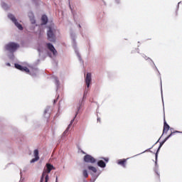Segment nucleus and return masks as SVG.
<instances>
[{
	"instance_id": "obj_13",
	"label": "nucleus",
	"mask_w": 182,
	"mask_h": 182,
	"mask_svg": "<svg viewBox=\"0 0 182 182\" xmlns=\"http://www.w3.org/2000/svg\"><path fill=\"white\" fill-rule=\"evenodd\" d=\"M168 130H170V125H168L167 122H166V119H164L163 134H164V133H167Z\"/></svg>"
},
{
	"instance_id": "obj_12",
	"label": "nucleus",
	"mask_w": 182,
	"mask_h": 182,
	"mask_svg": "<svg viewBox=\"0 0 182 182\" xmlns=\"http://www.w3.org/2000/svg\"><path fill=\"white\" fill-rule=\"evenodd\" d=\"M43 116L45 117V119H49L50 116V107H47L46 108V109L44 110V114Z\"/></svg>"
},
{
	"instance_id": "obj_25",
	"label": "nucleus",
	"mask_w": 182,
	"mask_h": 182,
	"mask_svg": "<svg viewBox=\"0 0 182 182\" xmlns=\"http://www.w3.org/2000/svg\"><path fill=\"white\" fill-rule=\"evenodd\" d=\"M175 133H182V132L175 131V132H171V133L168 136V139H170V137H171V136H173Z\"/></svg>"
},
{
	"instance_id": "obj_3",
	"label": "nucleus",
	"mask_w": 182,
	"mask_h": 182,
	"mask_svg": "<svg viewBox=\"0 0 182 182\" xmlns=\"http://www.w3.org/2000/svg\"><path fill=\"white\" fill-rule=\"evenodd\" d=\"M52 170H55V166H53V165L50 164H46V168L43 172L40 182H43L44 178H45V182L49 181V175L48 174H49V173H50ZM46 173L48 174H46Z\"/></svg>"
},
{
	"instance_id": "obj_19",
	"label": "nucleus",
	"mask_w": 182,
	"mask_h": 182,
	"mask_svg": "<svg viewBox=\"0 0 182 182\" xmlns=\"http://www.w3.org/2000/svg\"><path fill=\"white\" fill-rule=\"evenodd\" d=\"M87 168H88V170H90L93 173H97V169L96 168V167H94V166H89L87 167Z\"/></svg>"
},
{
	"instance_id": "obj_39",
	"label": "nucleus",
	"mask_w": 182,
	"mask_h": 182,
	"mask_svg": "<svg viewBox=\"0 0 182 182\" xmlns=\"http://www.w3.org/2000/svg\"><path fill=\"white\" fill-rule=\"evenodd\" d=\"M97 122H100V118H97Z\"/></svg>"
},
{
	"instance_id": "obj_21",
	"label": "nucleus",
	"mask_w": 182,
	"mask_h": 182,
	"mask_svg": "<svg viewBox=\"0 0 182 182\" xmlns=\"http://www.w3.org/2000/svg\"><path fill=\"white\" fill-rule=\"evenodd\" d=\"M69 134V132H68V130H65L63 133L61 134V139H63Z\"/></svg>"
},
{
	"instance_id": "obj_5",
	"label": "nucleus",
	"mask_w": 182,
	"mask_h": 182,
	"mask_svg": "<svg viewBox=\"0 0 182 182\" xmlns=\"http://www.w3.org/2000/svg\"><path fill=\"white\" fill-rule=\"evenodd\" d=\"M70 38L73 41V46L75 49V52L80 60V62H82V57H80V54L79 53V50L77 48H76V33H75L73 31L70 32Z\"/></svg>"
},
{
	"instance_id": "obj_10",
	"label": "nucleus",
	"mask_w": 182,
	"mask_h": 182,
	"mask_svg": "<svg viewBox=\"0 0 182 182\" xmlns=\"http://www.w3.org/2000/svg\"><path fill=\"white\" fill-rule=\"evenodd\" d=\"M14 66L16 69H18V70H21V72H25V73H29V68L26 67H23L18 63H15Z\"/></svg>"
},
{
	"instance_id": "obj_27",
	"label": "nucleus",
	"mask_w": 182,
	"mask_h": 182,
	"mask_svg": "<svg viewBox=\"0 0 182 182\" xmlns=\"http://www.w3.org/2000/svg\"><path fill=\"white\" fill-rule=\"evenodd\" d=\"M71 126H72V125H70V124L68 126V127L66 128L65 130H67L68 132H69V130H70Z\"/></svg>"
},
{
	"instance_id": "obj_1",
	"label": "nucleus",
	"mask_w": 182,
	"mask_h": 182,
	"mask_svg": "<svg viewBox=\"0 0 182 182\" xmlns=\"http://www.w3.org/2000/svg\"><path fill=\"white\" fill-rule=\"evenodd\" d=\"M85 82L86 84V87L85 89L84 95L82 100H80L78 105L77 106V111L75 112V115L74 118L70 121V124H73V122H75V119L77 117V114H79V112L82 107H83V99L86 97V95H87V90H89V87H90V83H92V73H87L85 78Z\"/></svg>"
},
{
	"instance_id": "obj_36",
	"label": "nucleus",
	"mask_w": 182,
	"mask_h": 182,
	"mask_svg": "<svg viewBox=\"0 0 182 182\" xmlns=\"http://www.w3.org/2000/svg\"><path fill=\"white\" fill-rule=\"evenodd\" d=\"M55 182H58V176L55 178Z\"/></svg>"
},
{
	"instance_id": "obj_29",
	"label": "nucleus",
	"mask_w": 182,
	"mask_h": 182,
	"mask_svg": "<svg viewBox=\"0 0 182 182\" xmlns=\"http://www.w3.org/2000/svg\"><path fill=\"white\" fill-rule=\"evenodd\" d=\"M166 140H168V136L164 139V143H166Z\"/></svg>"
},
{
	"instance_id": "obj_24",
	"label": "nucleus",
	"mask_w": 182,
	"mask_h": 182,
	"mask_svg": "<svg viewBox=\"0 0 182 182\" xmlns=\"http://www.w3.org/2000/svg\"><path fill=\"white\" fill-rule=\"evenodd\" d=\"M29 17H30V21H31V22L33 25H34V23H36V21L35 20V17H33V16L31 17V16H29Z\"/></svg>"
},
{
	"instance_id": "obj_47",
	"label": "nucleus",
	"mask_w": 182,
	"mask_h": 182,
	"mask_svg": "<svg viewBox=\"0 0 182 182\" xmlns=\"http://www.w3.org/2000/svg\"><path fill=\"white\" fill-rule=\"evenodd\" d=\"M31 15H33V14H32V13H31Z\"/></svg>"
},
{
	"instance_id": "obj_40",
	"label": "nucleus",
	"mask_w": 182,
	"mask_h": 182,
	"mask_svg": "<svg viewBox=\"0 0 182 182\" xmlns=\"http://www.w3.org/2000/svg\"><path fill=\"white\" fill-rule=\"evenodd\" d=\"M38 52H39V53H41V50L40 49H38Z\"/></svg>"
},
{
	"instance_id": "obj_41",
	"label": "nucleus",
	"mask_w": 182,
	"mask_h": 182,
	"mask_svg": "<svg viewBox=\"0 0 182 182\" xmlns=\"http://www.w3.org/2000/svg\"><path fill=\"white\" fill-rule=\"evenodd\" d=\"M143 153H146V151H144V152L141 153V154H143Z\"/></svg>"
},
{
	"instance_id": "obj_46",
	"label": "nucleus",
	"mask_w": 182,
	"mask_h": 182,
	"mask_svg": "<svg viewBox=\"0 0 182 182\" xmlns=\"http://www.w3.org/2000/svg\"><path fill=\"white\" fill-rule=\"evenodd\" d=\"M96 178H97V177H95V180H96Z\"/></svg>"
},
{
	"instance_id": "obj_23",
	"label": "nucleus",
	"mask_w": 182,
	"mask_h": 182,
	"mask_svg": "<svg viewBox=\"0 0 182 182\" xmlns=\"http://www.w3.org/2000/svg\"><path fill=\"white\" fill-rule=\"evenodd\" d=\"M9 58L10 60H15V55H14V53H10Z\"/></svg>"
},
{
	"instance_id": "obj_20",
	"label": "nucleus",
	"mask_w": 182,
	"mask_h": 182,
	"mask_svg": "<svg viewBox=\"0 0 182 182\" xmlns=\"http://www.w3.org/2000/svg\"><path fill=\"white\" fill-rule=\"evenodd\" d=\"M82 176L85 177V178H87L89 177V173H87V170L84 169L82 171Z\"/></svg>"
},
{
	"instance_id": "obj_14",
	"label": "nucleus",
	"mask_w": 182,
	"mask_h": 182,
	"mask_svg": "<svg viewBox=\"0 0 182 182\" xmlns=\"http://www.w3.org/2000/svg\"><path fill=\"white\" fill-rule=\"evenodd\" d=\"M126 161H127L126 159H119L117 161V164L122 166V167H126Z\"/></svg>"
},
{
	"instance_id": "obj_26",
	"label": "nucleus",
	"mask_w": 182,
	"mask_h": 182,
	"mask_svg": "<svg viewBox=\"0 0 182 182\" xmlns=\"http://www.w3.org/2000/svg\"><path fill=\"white\" fill-rule=\"evenodd\" d=\"M102 160H105V161H106V163L109 162V158H101Z\"/></svg>"
},
{
	"instance_id": "obj_28",
	"label": "nucleus",
	"mask_w": 182,
	"mask_h": 182,
	"mask_svg": "<svg viewBox=\"0 0 182 182\" xmlns=\"http://www.w3.org/2000/svg\"><path fill=\"white\" fill-rule=\"evenodd\" d=\"M164 141H162L161 142H160V145H159V146L160 147H162L163 146V144H164Z\"/></svg>"
},
{
	"instance_id": "obj_30",
	"label": "nucleus",
	"mask_w": 182,
	"mask_h": 182,
	"mask_svg": "<svg viewBox=\"0 0 182 182\" xmlns=\"http://www.w3.org/2000/svg\"><path fill=\"white\" fill-rule=\"evenodd\" d=\"M117 4H120V0H115Z\"/></svg>"
},
{
	"instance_id": "obj_2",
	"label": "nucleus",
	"mask_w": 182,
	"mask_h": 182,
	"mask_svg": "<svg viewBox=\"0 0 182 182\" xmlns=\"http://www.w3.org/2000/svg\"><path fill=\"white\" fill-rule=\"evenodd\" d=\"M47 36L48 39L50 42H55L56 41V32L58 31V28L55 24H51L48 27Z\"/></svg>"
},
{
	"instance_id": "obj_45",
	"label": "nucleus",
	"mask_w": 182,
	"mask_h": 182,
	"mask_svg": "<svg viewBox=\"0 0 182 182\" xmlns=\"http://www.w3.org/2000/svg\"><path fill=\"white\" fill-rule=\"evenodd\" d=\"M96 178H97V177H95V180H96Z\"/></svg>"
},
{
	"instance_id": "obj_31",
	"label": "nucleus",
	"mask_w": 182,
	"mask_h": 182,
	"mask_svg": "<svg viewBox=\"0 0 182 182\" xmlns=\"http://www.w3.org/2000/svg\"><path fill=\"white\" fill-rule=\"evenodd\" d=\"M180 4H182V1L178 2L177 8L179 7Z\"/></svg>"
},
{
	"instance_id": "obj_7",
	"label": "nucleus",
	"mask_w": 182,
	"mask_h": 182,
	"mask_svg": "<svg viewBox=\"0 0 182 182\" xmlns=\"http://www.w3.org/2000/svg\"><path fill=\"white\" fill-rule=\"evenodd\" d=\"M8 18H9V19H11V21L13 22V23H14V25L16 26V28H18V29H19V31L23 30V27H22V25L18 22V20L16 19V18L15 17V16L14 14H9L8 15Z\"/></svg>"
},
{
	"instance_id": "obj_8",
	"label": "nucleus",
	"mask_w": 182,
	"mask_h": 182,
	"mask_svg": "<svg viewBox=\"0 0 182 182\" xmlns=\"http://www.w3.org/2000/svg\"><path fill=\"white\" fill-rule=\"evenodd\" d=\"M161 149V146H159L155 154L156 161H155L154 171L156 174H157L158 177H160V173H159V164H157V157L159 156V151H160Z\"/></svg>"
},
{
	"instance_id": "obj_38",
	"label": "nucleus",
	"mask_w": 182,
	"mask_h": 182,
	"mask_svg": "<svg viewBox=\"0 0 182 182\" xmlns=\"http://www.w3.org/2000/svg\"><path fill=\"white\" fill-rule=\"evenodd\" d=\"M56 102H58L57 100H54V103H56Z\"/></svg>"
},
{
	"instance_id": "obj_33",
	"label": "nucleus",
	"mask_w": 182,
	"mask_h": 182,
	"mask_svg": "<svg viewBox=\"0 0 182 182\" xmlns=\"http://www.w3.org/2000/svg\"><path fill=\"white\" fill-rule=\"evenodd\" d=\"M155 69L157 70V72H158V73H159V75H160V72H159V69H157V67L155 66Z\"/></svg>"
},
{
	"instance_id": "obj_6",
	"label": "nucleus",
	"mask_w": 182,
	"mask_h": 182,
	"mask_svg": "<svg viewBox=\"0 0 182 182\" xmlns=\"http://www.w3.org/2000/svg\"><path fill=\"white\" fill-rule=\"evenodd\" d=\"M47 48L51 52L52 54L48 53L50 58H56L58 56V50L55 48V46L50 43L46 44Z\"/></svg>"
},
{
	"instance_id": "obj_17",
	"label": "nucleus",
	"mask_w": 182,
	"mask_h": 182,
	"mask_svg": "<svg viewBox=\"0 0 182 182\" xmlns=\"http://www.w3.org/2000/svg\"><path fill=\"white\" fill-rule=\"evenodd\" d=\"M55 79V85L56 86V90H59L60 89V82H59V80L56 77H54Z\"/></svg>"
},
{
	"instance_id": "obj_42",
	"label": "nucleus",
	"mask_w": 182,
	"mask_h": 182,
	"mask_svg": "<svg viewBox=\"0 0 182 182\" xmlns=\"http://www.w3.org/2000/svg\"><path fill=\"white\" fill-rule=\"evenodd\" d=\"M79 28H80V24L78 25Z\"/></svg>"
},
{
	"instance_id": "obj_18",
	"label": "nucleus",
	"mask_w": 182,
	"mask_h": 182,
	"mask_svg": "<svg viewBox=\"0 0 182 182\" xmlns=\"http://www.w3.org/2000/svg\"><path fill=\"white\" fill-rule=\"evenodd\" d=\"M1 7L3 8V9H4L5 11L9 9V6H8L6 4V3L5 2H1Z\"/></svg>"
},
{
	"instance_id": "obj_4",
	"label": "nucleus",
	"mask_w": 182,
	"mask_h": 182,
	"mask_svg": "<svg viewBox=\"0 0 182 182\" xmlns=\"http://www.w3.org/2000/svg\"><path fill=\"white\" fill-rule=\"evenodd\" d=\"M19 48V44L14 42H10L5 45L4 48L6 50L9 52V53H14V52H16Z\"/></svg>"
},
{
	"instance_id": "obj_34",
	"label": "nucleus",
	"mask_w": 182,
	"mask_h": 182,
	"mask_svg": "<svg viewBox=\"0 0 182 182\" xmlns=\"http://www.w3.org/2000/svg\"><path fill=\"white\" fill-rule=\"evenodd\" d=\"M23 173H25V171H26V168H24L23 169Z\"/></svg>"
},
{
	"instance_id": "obj_37",
	"label": "nucleus",
	"mask_w": 182,
	"mask_h": 182,
	"mask_svg": "<svg viewBox=\"0 0 182 182\" xmlns=\"http://www.w3.org/2000/svg\"><path fill=\"white\" fill-rule=\"evenodd\" d=\"M159 141H160V139L156 142V144H157V143H159Z\"/></svg>"
},
{
	"instance_id": "obj_32",
	"label": "nucleus",
	"mask_w": 182,
	"mask_h": 182,
	"mask_svg": "<svg viewBox=\"0 0 182 182\" xmlns=\"http://www.w3.org/2000/svg\"><path fill=\"white\" fill-rule=\"evenodd\" d=\"M6 65V66H11V63H7Z\"/></svg>"
},
{
	"instance_id": "obj_16",
	"label": "nucleus",
	"mask_w": 182,
	"mask_h": 182,
	"mask_svg": "<svg viewBox=\"0 0 182 182\" xmlns=\"http://www.w3.org/2000/svg\"><path fill=\"white\" fill-rule=\"evenodd\" d=\"M42 25H46L48 23V16L46 15H43L41 17Z\"/></svg>"
},
{
	"instance_id": "obj_11",
	"label": "nucleus",
	"mask_w": 182,
	"mask_h": 182,
	"mask_svg": "<svg viewBox=\"0 0 182 182\" xmlns=\"http://www.w3.org/2000/svg\"><path fill=\"white\" fill-rule=\"evenodd\" d=\"M34 154V159H31L30 163H36V161H38L39 160V151L38 149H35L33 151Z\"/></svg>"
},
{
	"instance_id": "obj_44",
	"label": "nucleus",
	"mask_w": 182,
	"mask_h": 182,
	"mask_svg": "<svg viewBox=\"0 0 182 182\" xmlns=\"http://www.w3.org/2000/svg\"><path fill=\"white\" fill-rule=\"evenodd\" d=\"M161 84H162V82H161Z\"/></svg>"
},
{
	"instance_id": "obj_22",
	"label": "nucleus",
	"mask_w": 182,
	"mask_h": 182,
	"mask_svg": "<svg viewBox=\"0 0 182 182\" xmlns=\"http://www.w3.org/2000/svg\"><path fill=\"white\" fill-rule=\"evenodd\" d=\"M143 58H144V59L146 60H149V62L151 63H152V65L156 68V65L154 64V62H153L152 60L150 58H147V56H144V55H143Z\"/></svg>"
},
{
	"instance_id": "obj_15",
	"label": "nucleus",
	"mask_w": 182,
	"mask_h": 182,
	"mask_svg": "<svg viewBox=\"0 0 182 182\" xmlns=\"http://www.w3.org/2000/svg\"><path fill=\"white\" fill-rule=\"evenodd\" d=\"M98 167H100L101 168H105L106 167V163L103 160H100L97 163Z\"/></svg>"
},
{
	"instance_id": "obj_43",
	"label": "nucleus",
	"mask_w": 182,
	"mask_h": 182,
	"mask_svg": "<svg viewBox=\"0 0 182 182\" xmlns=\"http://www.w3.org/2000/svg\"><path fill=\"white\" fill-rule=\"evenodd\" d=\"M139 155H140V154H138L137 155H136V156H139Z\"/></svg>"
},
{
	"instance_id": "obj_35",
	"label": "nucleus",
	"mask_w": 182,
	"mask_h": 182,
	"mask_svg": "<svg viewBox=\"0 0 182 182\" xmlns=\"http://www.w3.org/2000/svg\"><path fill=\"white\" fill-rule=\"evenodd\" d=\"M161 95L163 96V89L161 88Z\"/></svg>"
},
{
	"instance_id": "obj_9",
	"label": "nucleus",
	"mask_w": 182,
	"mask_h": 182,
	"mask_svg": "<svg viewBox=\"0 0 182 182\" xmlns=\"http://www.w3.org/2000/svg\"><path fill=\"white\" fill-rule=\"evenodd\" d=\"M84 161L85 163H90L91 164H95V163H96V159H95L91 155L87 154L84 156Z\"/></svg>"
}]
</instances>
